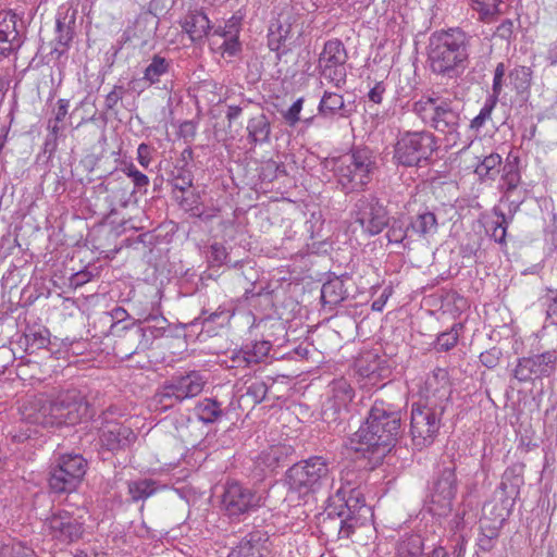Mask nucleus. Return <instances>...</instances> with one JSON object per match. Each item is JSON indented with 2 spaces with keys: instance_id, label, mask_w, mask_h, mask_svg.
<instances>
[{
  "instance_id": "nucleus-8",
  "label": "nucleus",
  "mask_w": 557,
  "mask_h": 557,
  "mask_svg": "<svg viewBox=\"0 0 557 557\" xmlns=\"http://www.w3.org/2000/svg\"><path fill=\"white\" fill-rule=\"evenodd\" d=\"M86 471L87 461L82 455H61L50 466L49 490L58 495L73 493L82 483Z\"/></svg>"
},
{
  "instance_id": "nucleus-54",
  "label": "nucleus",
  "mask_w": 557,
  "mask_h": 557,
  "mask_svg": "<svg viewBox=\"0 0 557 557\" xmlns=\"http://www.w3.org/2000/svg\"><path fill=\"white\" fill-rule=\"evenodd\" d=\"M125 94L126 89L123 85H114L112 90L106 96L104 109L114 112L119 101L123 99Z\"/></svg>"
},
{
  "instance_id": "nucleus-14",
  "label": "nucleus",
  "mask_w": 557,
  "mask_h": 557,
  "mask_svg": "<svg viewBox=\"0 0 557 557\" xmlns=\"http://www.w3.org/2000/svg\"><path fill=\"white\" fill-rule=\"evenodd\" d=\"M557 370V350H547L529 357L519 358L512 371L513 377L520 383L549 377Z\"/></svg>"
},
{
  "instance_id": "nucleus-4",
  "label": "nucleus",
  "mask_w": 557,
  "mask_h": 557,
  "mask_svg": "<svg viewBox=\"0 0 557 557\" xmlns=\"http://www.w3.org/2000/svg\"><path fill=\"white\" fill-rule=\"evenodd\" d=\"M450 388L445 383L428 395L424 403H414L410 413L412 445L421 450L431 446L438 435L441 421L449 399Z\"/></svg>"
},
{
  "instance_id": "nucleus-1",
  "label": "nucleus",
  "mask_w": 557,
  "mask_h": 557,
  "mask_svg": "<svg viewBox=\"0 0 557 557\" xmlns=\"http://www.w3.org/2000/svg\"><path fill=\"white\" fill-rule=\"evenodd\" d=\"M401 433V414L392 404L376 399L363 424L350 440L356 451L384 456L397 443Z\"/></svg>"
},
{
  "instance_id": "nucleus-26",
  "label": "nucleus",
  "mask_w": 557,
  "mask_h": 557,
  "mask_svg": "<svg viewBox=\"0 0 557 557\" xmlns=\"http://www.w3.org/2000/svg\"><path fill=\"white\" fill-rule=\"evenodd\" d=\"M106 191H109L111 195V210L115 211L117 207L125 208L128 206L131 198L135 190L129 188V185L124 180H115L114 182H109L104 186Z\"/></svg>"
},
{
  "instance_id": "nucleus-35",
  "label": "nucleus",
  "mask_w": 557,
  "mask_h": 557,
  "mask_svg": "<svg viewBox=\"0 0 557 557\" xmlns=\"http://www.w3.org/2000/svg\"><path fill=\"white\" fill-rule=\"evenodd\" d=\"M184 399L178 396L171 381L166 382L154 395L153 403L157 409L168 410L175 405L181 404Z\"/></svg>"
},
{
  "instance_id": "nucleus-34",
  "label": "nucleus",
  "mask_w": 557,
  "mask_h": 557,
  "mask_svg": "<svg viewBox=\"0 0 557 557\" xmlns=\"http://www.w3.org/2000/svg\"><path fill=\"white\" fill-rule=\"evenodd\" d=\"M195 412L203 423H213L223 414L221 404L212 398L200 400L195 407Z\"/></svg>"
},
{
  "instance_id": "nucleus-30",
  "label": "nucleus",
  "mask_w": 557,
  "mask_h": 557,
  "mask_svg": "<svg viewBox=\"0 0 557 557\" xmlns=\"http://www.w3.org/2000/svg\"><path fill=\"white\" fill-rule=\"evenodd\" d=\"M319 112L324 116H334L339 114L343 117L348 116V110L345 108L343 96L336 92L325 91L320 103Z\"/></svg>"
},
{
  "instance_id": "nucleus-42",
  "label": "nucleus",
  "mask_w": 557,
  "mask_h": 557,
  "mask_svg": "<svg viewBox=\"0 0 557 557\" xmlns=\"http://www.w3.org/2000/svg\"><path fill=\"white\" fill-rule=\"evenodd\" d=\"M194 175L186 164L182 166H175L172 172V185L175 189L186 191L193 186Z\"/></svg>"
},
{
  "instance_id": "nucleus-15",
  "label": "nucleus",
  "mask_w": 557,
  "mask_h": 557,
  "mask_svg": "<svg viewBox=\"0 0 557 557\" xmlns=\"http://www.w3.org/2000/svg\"><path fill=\"white\" fill-rule=\"evenodd\" d=\"M261 493L238 482H227L222 494V507L228 516H240L263 505Z\"/></svg>"
},
{
  "instance_id": "nucleus-12",
  "label": "nucleus",
  "mask_w": 557,
  "mask_h": 557,
  "mask_svg": "<svg viewBox=\"0 0 557 557\" xmlns=\"http://www.w3.org/2000/svg\"><path fill=\"white\" fill-rule=\"evenodd\" d=\"M355 222L370 236L380 234L389 222L388 210L375 195H363L355 203Z\"/></svg>"
},
{
  "instance_id": "nucleus-24",
  "label": "nucleus",
  "mask_w": 557,
  "mask_h": 557,
  "mask_svg": "<svg viewBox=\"0 0 557 557\" xmlns=\"http://www.w3.org/2000/svg\"><path fill=\"white\" fill-rule=\"evenodd\" d=\"M183 29L188 34L191 41L202 40L211 29L210 21L202 11H190L184 18Z\"/></svg>"
},
{
  "instance_id": "nucleus-13",
  "label": "nucleus",
  "mask_w": 557,
  "mask_h": 557,
  "mask_svg": "<svg viewBox=\"0 0 557 557\" xmlns=\"http://www.w3.org/2000/svg\"><path fill=\"white\" fill-rule=\"evenodd\" d=\"M347 59L346 48L339 39L327 40L318 61L321 76L334 86L342 87L347 77L345 67Z\"/></svg>"
},
{
  "instance_id": "nucleus-9",
  "label": "nucleus",
  "mask_w": 557,
  "mask_h": 557,
  "mask_svg": "<svg viewBox=\"0 0 557 557\" xmlns=\"http://www.w3.org/2000/svg\"><path fill=\"white\" fill-rule=\"evenodd\" d=\"M435 136L428 131L405 132L395 145L394 158L404 166L428 162L436 151Z\"/></svg>"
},
{
  "instance_id": "nucleus-53",
  "label": "nucleus",
  "mask_w": 557,
  "mask_h": 557,
  "mask_svg": "<svg viewBox=\"0 0 557 557\" xmlns=\"http://www.w3.org/2000/svg\"><path fill=\"white\" fill-rule=\"evenodd\" d=\"M245 349L248 350L251 364H257L270 352L271 343L267 341L257 342L253 344L252 348L246 347Z\"/></svg>"
},
{
  "instance_id": "nucleus-38",
  "label": "nucleus",
  "mask_w": 557,
  "mask_h": 557,
  "mask_svg": "<svg viewBox=\"0 0 557 557\" xmlns=\"http://www.w3.org/2000/svg\"><path fill=\"white\" fill-rule=\"evenodd\" d=\"M268 552H263L259 540H255L253 535L249 539H243L233 549L231 557H263Z\"/></svg>"
},
{
  "instance_id": "nucleus-64",
  "label": "nucleus",
  "mask_w": 557,
  "mask_h": 557,
  "mask_svg": "<svg viewBox=\"0 0 557 557\" xmlns=\"http://www.w3.org/2000/svg\"><path fill=\"white\" fill-rule=\"evenodd\" d=\"M385 92V86L382 82L376 83L373 88L368 94L370 101L379 104L382 102L383 94Z\"/></svg>"
},
{
  "instance_id": "nucleus-43",
  "label": "nucleus",
  "mask_w": 557,
  "mask_h": 557,
  "mask_svg": "<svg viewBox=\"0 0 557 557\" xmlns=\"http://www.w3.org/2000/svg\"><path fill=\"white\" fill-rule=\"evenodd\" d=\"M268 386L261 380L250 382L246 387V392L240 396L242 399H247L252 405L262 403L267 396Z\"/></svg>"
},
{
  "instance_id": "nucleus-32",
  "label": "nucleus",
  "mask_w": 557,
  "mask_h": 557,
  "mask_svg": "<svg viewBox=\"0 0 557 557\" xmlns=\"http://www.w3.org/2000/svg\"><path fill=\"white\" fill-rule=\"evenodd\" d=\"M520 183V174L518 169L512 164H506L504 166V174L502 176V188L504 190L503 199L509 201L510 205H515V209L520 205V200H510L512 193L517 189Z\"/></svg>"
},
{
  "instance_id": "nucleus-47",
  "label": "nucleus",
  "mask_w": 557,
  "mask_h": 557,
  "mask_svg": "<svg viewBox=\"0 0 557 557\" xmlns=\"http://www.w3.org/2000/svg\"><path fill=\"white\" fill-rule=\"evenodd\" d=\"M289 35V25H277L276 30H273V28H270V34L268 36V46L270 50L276 51L278 55L281 54L280 51L287 39Z\"/></svg>"
},
{
  "instance_id": "nucleus-25",
  "label": "nucleus",
  "mask_w": 557,
  "mask_h": 557,
  "mask_svg": "<svg viewBox=\"0 0 557 557\" xmlns=\"http://www.w3.org/2000/svg\"><path fill=\"white\" fill-rule=\"evenodd\" d=\"M348 296L344 281L341 277H334L326 281L321 288V300L324 306L333 308L344 301Z\"/></svg>"
},
{
  "instance_id": "nucleus-5",
  "label": "nucleus",
  "mask_w": 557,
  "mask_h": 557,
  "mask_svg": "<svg viewBox=\"0 0 557 557\" xmlns=\"http://www.w3.org/2000/svg\"><path fill=\"white\" fill-rule=\"evenodd\" d=\"M336 182L345 194L364 190L376 169L375 157L368 147H354L331 160Z\"/></svg>"
},
{
  "instance_id": "nucleus-17",
  "label": "nucleus",
  "mask_w": 557,
  "mask_h": 557,
  "mask_svg": "<svg viewBox=\"0 0 557 557\" xmlns=\"http://www.w3.org/2000/svg\"><path fill=\"white\" fill-rule=\"evenodd\" d=\"M22 421L40 426H54L50 405V397L35 395L28 397L20 407Z\"/></svg>"
},
{
  "instance_id": "nucleus-37",
  "label": "nucleus",
  "mask_w": 557,
  "mask_h": 557,
  "mask_svg": "<svg viewBox=\"0 0 557 557\" xmlns=\"http://www.w3.org/2000/svg\"><path fill=\"white\" fill-rule=\"evenodd\" d=\"M532 70L529 66L519 65L509 73L510 83L518 94L528 91L532 83Z\"/></svg>"
},
{
  "instance_id": "nucleus-23",
  "label": "nucleus",
  "mask_w": 557,
  "mask_h": 557,
  "mask_svg": "<svg viewBox=\"0 0 557 557\" xmlns=\"http://www.w3.org/2000/svg\"><path fill=\"white\" fill-rule=\"evenodd\" d=\"M134 325H139V330L145 333L144 345L150 348L154 339L164 335L169 322L161 314L149 313L143 320L134 323Z\"/></svg>"
},
{
  "instance_id": "nucleus-10",
  "label": "nucleus",
  "mask_w": 557,
  "mask_h": 557,
  "mask_svg": "<svg viewBox=\"0 0 557 557\" xmlns=\"http://www.w3.org/2000/svg\"><path fill=\"white\" fill-rule=\"evenodd\" d=\"M53 425H75L91 418L89 403L77 389H67L50 398Z\"/></svg>"
},
{
  "instance_id": "nucleus-63",
  "label": "nucleus",
  "mask_w": 557,
  "mask_h": 557,
  "mask_svg": "<svg viewBox=\"0 0 557 557\" xmlns=\"http://www.w3.org/2000/svg\"><path fill=\"white\" fill-rule=\"evenodd\" d=\"M495 34L502 39H509L513 34V22L511 20L503 21L497 26Z\"/></svg>"
},
{
  "instance_id": "nucleus-27",
  "label": "nucleus",
  "mask_w": 557,
  "mask_h": 557,
  "mask_svg": "<svg viewBox=\"0 0 557 557\" xmlns=\"http://www.w3.org/2000/svg\"><path fill=\"white\" fill-rule=\"evenodd\" d=\"M412 233L421 238L434 235L437 232L438 223L435 213L432 211H423L418 213L409 222Z\"/></svg>"
},
{
  "instance_id": "nucleus-57",
  "label": "nucleus",
  "mask_w": 557,
  "mask_h": 557,
  "mask_svg": "<svg viewBox=\"0 0 557 557\" xmlns=\"http://www.w3.org/2000/svg\"><path fill=\"white\" fill-rule=\"evenodd\" d=\"M505 73H506L505 64L502 62L498 63L494 71L492 94L488 97H494L496 100H498V98L503 91V83H504Z\"/></svg>"
},
{
  "instance_id": "nucleus-16",
  "label": "nucleus",
  "mask_w": 557,
  "mask_h": 557,
  "mask_svg": "<svg viewBox=\"0 0 557 557\" xmlns=\"http://www.w3.org/2000/svg\"><path fill=\"white\" fill-rule=\"evenodd\" d=\"M137 440L132 428L120 422H108L99 430L101 448L117 453L129 448Z\"/></svg>"
},
{
  "instance_id": "nucleus-44",
  "label": "nucleus",
  "mask_w": 557,
  "mask_h": 557,
  "mask_svg": "<svg viewBox=\"0 0 557 557\" xmlns=\"http://www.w3.org/2000/svg\"><path fill=\"white\" fill-rule=\"evenodd\" d=\"M496 220L492 222L491 227V236L494 238V240L498 244H505L506 243V233L508 227V220L506 215L498 209L494 208L493 210Z\"/></svg>"
},
{
  "instance_id": "nucleus-29",
  "label": "nucleus",
  "mask_w": 557,
  "mask_h": 557,
  "mask_svg": "<svg viewBox=\"0 0 557 557\" xmlns=\"http://www.w3.org/2000/svg\"><path fill=\"white\" fill-rule=\"evenodd\" d=\"M158 482L152 479H138L127 482V493L134 503L152 496L158 491Z\"/></svg>"
},
{
  "instance_id": "nucleus-45",
  "label": "nucleus",
  "mask_w": 557,
  "mask_h": 557,
  "mask_svg": "<svg viewBox=\"0 0 557 557\" xmlns=\"http://www.w3.org/2000/svg\"><path fill=\"white\" fill-rule=\"evenodd\" d=\"M502 164V157L498 153H491L481 161L476 168L475 173L481 177H492L497 172V168Z\"/></svg>"
},
{
  "instance_id": "nucleus-22",
  "label": "nucleus",
  "mask_w": 557,
  "mask_h": 557,
  "mask_svg": "<svg viewBox=\"0 0 557 557\" xmlns=\"http://www.w3.org/2000/svg\"><path fill=\"white\" fill-rule=\"evenodd\" d=\"M293 453V447L286 444H277L263 450L257 458V466L261 471H273L283 466Z\"/></svg>"
},
{
  "instance_id": "nucleus-41",
  "label": "nucleus",
  "mask_w": 557,
  "mask_h": 557,
  "mask_svg": "<svg viewBox=\"0 0 557 557\" xmlns=\"http://www.w3.org/2000/svg\"><path fill=\"white\" fill-rule=\"evenodd\" d=\"M506 520V516L498 513L493 520L487 518L485 515L480 521V534L496 540L499 535V530Z\"/></svg>"
},
{
  "instance_id": "nucleus-39",
  "label": "nucleus",
  "mask_w": 557,
  "mask_h": 557,
  "mask_svg": "<svg viewBox=\"0 0 557 557\" xmlns=\"http://www.w3.org/2000/svg\"><path fill=\"white\" fill-rule=\"evenodd\" d=\"M332 395L338 407L347 406L354 398L355 392L345 379L334 380L331 383Z\"/></svg>"
},
{
  "instance_id": "nucleus-52",
  "label": "nucleus",
  "mask_w": 557,
  "mask_h": 557,
  "mask_svg": "<svg viewBox=\"0 0 557 557\" xmlns=\"http://www.w3.org/2000/svg\"><path fill=\"white\" fill-rule=\"evenodd\" d=\"M363 362V359H360L357 362V371L359 375L363 379H367L370 384H376L377 379L380 377L377 361L373 360L368 366H364Z\"/></svg>"
},
{
  "instance_id": "nucleus-49",
  "label": "nucleus",
  "mask_w": 557,
  "mask_h": 557,
  "mask_svg": "<svg viewBox=\"0 0 557 557\" xmlns=\"http://www.w3.org/2000/svg\"><path fill=\"white\" fill-rule=\"evenodd\" d=\"M471 7L479 12L481 18L484 20L498 13L499 0H470Z\"/></svg>"
},
{
  "instance_id": "nucleus-18",
  "label": "nucleus",
  "mask_w": 557,
  "mask_h": 557,
  "mask_svg": "<svg viewBox=\"0 0 557 557\" xmlns=\"http://www.w3.org/2000/svg\"><path fill=\"white\" fill-rule=\"evenodd\" d=\"M457 493V478L454 467L444 468L434 483L432 503L438 504L443 510L450 509Z\"/></svg>"
},
{
  "instance_id": "nucleus-58",
  "label": "nucleus",
  "mask_w": 557,
  "mask_h": 557,
  "mask_svg": "<svg viewBox=\"0 0 557 557\" xmlns=\"http://www.w3.org/2000/svg\"><path fill=\"white\" fill-rule=\"evenodd\" d=\"M304 99H297L289 109L283 113V117L289 126H295L300 121V111L302 109Z\"/></svg>"
},
{
  "instance_id": "nucleus-48",
  "label": "nucleus",
  "mask_w": 557,
  "mask_h": 557,
  "mask_svg": "<svg viewBox=\"0 0 557 557\" xmlns=\"http://www.w3.org/2000/svg\"><path fill=\"white\" fill-rule=\"evenodd\" d=\"M0 557H36L35 552L22 543L1 544Z\"/></svg>"
},
{
  "instance_id": "nucleus-56",
  "label": "nucleus",
  "mask_w": 557,
  "mask_h": 557,
  "mask_svg": "<svg viewBox=\"0 0 557 557\" xmlns=\"http://www.w3.org/2000/svg\"><path fill=\"white\" fill-rule=\"evenodd\" d=\"M503 356L500 348L492 347L480 355V362L487 369H494Z\"/></svg>"
},
{
  "instance_id": "nucleus-2",
  "label": "nucleus",
  "mask_w": 557,
  "mask_h": 557,
  "mask_svg": "<svg viewBox=\"0 0 557 557\" xmlns=\"http://www.w3.org/2000/svg\"><path fill=\"white\" fill-rule=\"evenodd\" d=\"M426 50L432 73L457 78L469 64L470 37L459 27L435 30L429 37Z\"/></svg>"
},
{
  "instance_id": "nucleus-62",
  "label": "nucleus",
  "mask_w": 557,
  "mask_h": 557,
  "mask_svg": "<svg viewBox=\"0 0 557 557\" xmlns=\"http://www.w3.org/2000/svg\"><path fill=\"white\" fill-rule=\"evenodd\" d=\"M223 53H226L230 57L235 55L240 50V45L238 42L236 35H231L230 38L224 39L221 45Z\"/></svg>"
},
{
  "instance_id": "nucleus-33",
  "label": "nucleus",
  "mask_w": 557,
  "mask_h": 557,
  "mask_svg": "<svg viewBox=\"0 0 557 557\" xmlns=\"http://www.w3.org/2000/svg\"><path fill=\"white\" fill-rule=\"evenodd\" d=\"M387 226L386 237L388 243L403 245L404 248L409 247L408 232L411 230L409 222L400 218H394Z\"/></svg>"
},
{
  "instance_id": "nucleus-28",
  "label": "nucleus",
  "mask_w": 557,
  "mask_h": 557,
  "mask_svg": "<svg viewBox=\"0 0 557 557\" xmlns=\"http://www.w3.org/2000/svg\"><path fill=\"white\" fill-rule=\"evenodd\" d=\"M16 23V13L11 10L0 12V42L21 46Z\"/></svg>"
},
{
  "instance_id": "nucleus-59",
  "label": "nucleus",
  "mask_w": 557,
  "mask_h": 557,
  "mask_svg": "<svg viewBox=\"0 0 557 557\" xmlns=\"http://www.w3.org/2000/svg\"><path fill=\"white\" fill-rule=\"evenodd\" d=\"M231 364H227V368H245V367H249L251 366V362H250V359H249V356H248V350H246L245 348L238 350V351H234L231 359Z\"/></svg>"
},
{
  "instance_id": "nucleus-31",
  "label": "nucleus",
  "mask_w": 557,
  "mask_h": 557,
  "mask_svg": "<svg viewBox=\"0 0 557 557\" xmlns=\"http://www.w3.org/2000/svg\"><path fill=\"white\" fill-rule=\"evenodd\" d=\"M395 557H423V540L418 534L401 537L396 545Z\"/></svg>"
},
{
  "instance_id": "nucleus-55",
  "label": "nucleus",
  "mask_w": 557,
  "mask_h": 557,
  "mask_svg": "<svg viewBox=\"0 0 557 557\" xmlns=\"http://www.w3.org/2000/svg\"><path fill=\"white\" fill-rule=\"evenodd\" d=\"M227 256L228 253L226 248L222 244L214 243L210 246V253L208 259L212 265L220 267L224 264L226 262Z\"/></svg>"
},
{
  "instance_id": "nucleus-46",
  "label": "nucleus",
  "mask_w": 557,
  "mask_h": 557,
  "mask_svg": "<svg viewBox=\"0 0 557 557\" xmlns=\"http://www.w3.org/2000/svg\"><path fill=\"white\" fill-rule=\"evenodd\" d=\"M50 332L48 329L42 327L38 330H29L25 334L26 344L32 349H41L49 345Z\"/></svg>"
},
{
  "instance_id": "nucleus-61",
  "label": "nucleus",
  "mask_w": 557,
  "mask_h": 557,
  "mask_svg": "<svg viewBox=\"0 0 557 557\" xmlns=\"http://www.w3.org/2000/svg\"><path fill=\"white\" fill-rule=\"evenodd\" d=\"M137 161L144 168L147 169L151 163V147L145 143H141L137 148Z\"/></svg>"
},
{
  "instance_id": "nucleus-11",
  "label": "nucleus",
  "mask_w": 557,
  "mask_h": 557,
  "mask_svg": "<svg viewBox=\"0 0 557 557\" xmlns=\"http://www.w3.org/2000/svg\"><path fill=\"white\" fill-rule=\"evenodd\" d=\"M45 527L48 535L62 545L78 542L85 533V520L75 512L57 509L46 518Z\"/></svg>"
},
{
  "instance_id": "nucleus-19",
  "label": "nucleus",
  "mask_w": 557,
  "mask_h": 557,
  "mask_svg": "<svg viewBox=\"0 0 557 557\" xmlns=\"http://www.w3.org/2000/svg\"><path fill=\"white\" fill-rule=\"evenodd\" d=\"M145 333L139 330V325H128L122 327V334L117 335L114 343V352L122 359H129L133 355L149 347L144 345Z\"/></svg>"
},
{
  "instance_id": "nucleus-20",
  "label": "nucleus",
  "mask_w": 557,
  "mask_h": 557,
  "mask_svg": "<svg viewBox=\"0 0 557 557\" xmlns=\"http://www.w3.org/2000/svg\"><path fill=\"white\" fill-rule=\"evenodd\" d=\"M171 383L174 389L184 400L198 396L207 384L208 377L200 371H189L185 374L173 376Z\"/></svg>"
},
{
  "instance_id": "nucleus-6",
  "label": "nucleus",
  "mask_w": 557,
  "mask_h": 557,
  "mask_svg": "<svg viewBox=\"0 0 557 557\" xmlns=\"http://www.w3.org/2000/svg\"><path fill=\"white\" fill-rule=\"evenodd\" d=\"M413 112L434 131L444 134L456 144L459 138L460 112L450 100L423 97L413 103Z\"/></svg>"
},
{
  "instance_id": "nucleus-60",
  "label": "nucleus",
  "mask_w": 557,
  "mask_h": 557,
  "mask_svg": "<svg viewBox=\"0 0 557 557\" xmlns=\"http://www.w3.org/2000/svg\"><path fill=\"white\" fill-rule=\"evenodd\" d=\"M251 103L252 101L250 99L243 98L239 104H228L226 112V119L228 123L231 124L234 120H236Z\"/></svg>"
},
{
  "instance_id": "nucleus-51",
  "label": "nucleus",
  "mask_w": 557,
  "mask_h": 557,
  "mask_svg": "<svg viewBox=\"0 0 557 557\" xmlns=\"http://www.w3.org/2000/svg\"><path fill=\"white\" fill-rule=\"evenodd\" d=\"M542 300L546 306L547 320L557 326V289H547Z\"/></svg>"
},
{
  "instance_id": "nucleus-50",
  "label": "nucleus",
  "mask_w": 557,
  "mask_h": 557,
  "mask_svg": "<svg viewBox=\"0 0 557 557\" xmlns=\"http://www.w3.org/2000/svg\"><path fill=\"white\" fill-rule=\"evenodd\" d=\"M497 101L494 97H488L480 110V113L471 121L470 126L472 128L479 129L484 125V123L491 119L492 112L497 104Z\"/></svg>"
},
{
  "instance_id": "nucleus-7",
  "label": "nucleus",
  "mask_w": 557,
  "mask_h": 557,
  "mask_svg": "<svg viewBox=\"0 0 557 557\" xmlns=\"http://www.w3.org/2000/svg\"><path fill=\"white\" fill-rule=\"evenodd\" d=\"M330 475V461L322 456H312L294 463L286 472V481L293 491L305 496L320 491Z\"/></svg>"
},
{
  "instance_id": "nucleus-21",
  "label": "nucleus",
  "mask_w": 557,
  "mask_h": 557,
  "mask_svg": "<svg viewBox=\"0 0 557 557\" xmlns=\"http://www.w3.org/2000/svg\"><path fill=\"white\" fill-rule=\"evenodd\" d=\"M247 140L250 145H264L271 140L272 126L268 115L260 108L259 112L252 115L246 126Z\"/></svg>"
},
{
  "instance_id": "nucleus-40",
  "label": "nucleus",
  "mask_w": 557,
  "mask_h": 557,
  "mask_svg": "<svg viewBox=\"0 0 557 557\" xmlns=\"http://www.w3.org/2000/svg\"><path fill=\"white\" fill-rule=\"evenodd\" d=\"M463 330L461 323H455L449 331L443 332L437 336L436 350L448 351L454 348L459 339L460 332Z\"/></svg>"
},
{
  "instance_id": "nucleus-3",
  "label": "nucleus",
  "mask_w": 557,
  "mask_h": 557,
  "mask_svg": "<svg viewBox=\"0 0 557 557\" xmlns=\"http://www.w3.org/2000/svg\"><path fill=\"white\" fill-rule=\"evenodd\" d=\"M327 527L338 529V539H350L357 530L370 529L371 509L366 506L362 493L351 486H341L330 497Z\"/></svg>"
},
{
  "instance_id": "nucleus-36",
  "label": "nucleus",
  "mask_w": 557,
  "mask_h": 557,
  "mask_svg": "<svg viewBox=\"0 0 557 557\" xmlns=\"http://www.w3.org/2000/svg\"><path fill=\"white\" fill-rule=\"evenodd\" d=\"M170 61L165 58L156 54L152 57L151 62L144 72V79L149 84H156L160 82V77L169 72Z\"/></svg>"
}]
</instances>
